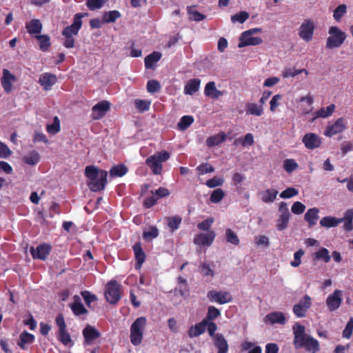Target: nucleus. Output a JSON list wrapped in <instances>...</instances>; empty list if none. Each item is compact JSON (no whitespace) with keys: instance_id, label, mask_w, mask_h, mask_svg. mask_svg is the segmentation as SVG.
<instances>
[{"instance_id":"e2e57ef3","label":"nucleus","mask_w":353,"mask_h":353,"mask_svg":"<svg viewBox=\"0 0 353 353\" xmlns=\"http://www.w3.org/2000/svg\"><path fill=\"white\" fill-rule=\"evenodd\" d=\"M103 3V0H87L86 6L90 10H94L101 8Z\"/></svg>"},{"instance_id":"ddd939ff","label":"nucleus","mask_w":353,"mask_h":353,"mask_svg":"<svg viewBox=\"0 0 353 353\" xmlns=\"http://www.w3.org/2000/svg\"><path fill=\"white\" fill-rule=\"evenodd\" d=\"M85 343L91 345L94 341L101 336V333L93 326L88 325L82 332Z\"/></svg>"},{"instance_id":"a19ab883","label":"nucleus","mask_w":353,"mask_h":353,"mask_svg":"<svg viewBox=\"0 0 353 353\" xmlns=\"http://www.w3.org/2000/svg\"><path fill=\"white\" fill-rule=\"evenodd\" d=\"M168 225L172 232L175 231L179 228L182 219L181 216L176 215L166 218Z\"/></svg>"},{"instance_id":"473e14b6","label":"nucleus","mask_w":353,"mask_h":353,"mask_svg":"<svg viewBox=\"0 0 353 353\" xmlns=\"http://www.w3.org/2000/svg\"><path fill=\"white\" fill-rule=\"evenodd\" d=\"M335 105L331 104L327 106L326 108H321L318 111L315 112V117L313 118L312 121H314L316 118H327L332 115L335 110Z\"/></svg>"},{"instance_id":"13d9d810","label":"nucleus","mask_w":353,"mask_h":353,"mask_svg":"<svg viewBox=\"0 0 353 353\" xmlns=\"http://www.w3.org/2000/svg\"><path fill=\"white\" fill-rule=\"evenodd\" d=\"M161 85L157 80H149L147 83V90L150 93H155L160 90Z\"/></svg>"},{"instance_id":"4468645a","label":"nucleus","mask_w":353,"mask_h":353,"mask_svg":"<svg viewBox=\"0 0 353 353\" xmlns=\"http://www.w3.org/2000/svg\"><path fill=\"white\" fill-rule=\"evenodd\" d=\"M50 251V247L46 244H41L34 248L30 247V252L34 259L45 260L48 256Z\"/></svg>"},{"instance_id":"09e8293b","label":"nucleus","mask_w":353,"mask_h":353,"mask_svg":"<svg viewBox=\"0 0 353 353\" xmlns=\"http://www.w3.org/2000/svg\"><path fill=\"white\" fill-rule=\"evenodd\" d=\"M46 130L48 133L55 134L60 131V121L58 117H55L52 124L47 125Z\"/></svg>"},{"instance_id":"4be33fe9","label":"nucleus","mask_w":353,"mask_h":353,"mask_svg":"<svg viewBox=\"0 0 353 353\" xmlns=\"http://www.w3.org/2000/svg\"><path fill=\"white\" fill-rule=\"evenodd\" d=\"M146 165L150 167L154 174H159L162 170L161 160L156 155H152L145 160Z\"/></svg>"},{"instance_id":"680f3d73","label":"nucleus","mask_w":353,"mask_h":353,"mask_svg":"<svg viewBox=\"0 0 353 353\" xmlns=\"http://www.w3.org/2000/svg\"><path fill=\"white\" fill-rule=\"evenodd\" d=\"M299 192L294 188H288L280 194V197L282 199H289L296 196Z\"/></svg>"},{"instance_id":"864d4df0","label":"nucleus","mask_w":353,"mask_h":353,"mask_svg":"<svg viewBox=\"0 0 353 353\" xmlns=\"http://www.w3.org/2000/svg\"><path fill=\"white\" fill-rule=\"evenodd\" d=\"M159 236V230L154 227H150V230L143 232V237L146 241H151L153 239L157 238Z\"/></svg>"},{"instance_id":"9b49d317","label":"nucleus","mask_w":353,"mask_h":353,"mask_svg":"<svg viewBox=\"0 0 353 353\" xmlns=\"http://www.w3.org/2000/svg\"><path fill=\"white\" fill-rule=\"evenodd\" d=\"M110 109V103L101 101L94 105L92 108V118L97 120L101 119Z\"/></svg>"},{"instance_id":"58836bf2","label":"nucleus","mask_w":353,"mask_h":353,"mask_svg":"<svg viewBox=\"0 0 353 353\" xmlns=\"http://www.w3.org/2000/svg\"><path fill=\"white\" fill-rule=\"evenodd\" d=\"M39 159H40V155L35 150H32V151L30 152L28 154L25 155L23 157V161L26 163L30 165H34L35 164H37L39 161Z\"/></svg>"},{"instance_id":"cd10ccee","label":"nucleus","mask_w":353,"mask_h":353,"mask_svg":"<svg viewBox=\"0 0 353 353\" xmlns=\"http://www.w3.org/2000/svg\"><path fill=\"white\" fill-rule=\"evenodd\" d=\"M42 23L39 19H32L26 25L27 31L30 34H39L42 30Z\"/></svg>"},{"instance_id":"72a5a7b5","label":"nucleus","mask_w":353,"mask_h":353,"mask_svg":"<svg viewBox=\"0 0 353 353\" xmlns=\"http://www.w3.org/2000/svg\"><path fill=\"white\" fill-rule=\"evenodd\" d=\"M341 223V219L333 216H325L320 221V225L324 228L336 227Z\"/></svg>"},{"instance_id":"a211bd4d","label":"nucleus","mask_w":353,"mask_h":353,"mask_svg":"<svg viewBox=\"0 0 353 353\" xmlns=\"http://www.w3.org/2000/svg\"><path fill=\"white\" fill-rule=\"evenodd\" d=\"M15 81V76L10 73L8 69L3 70V76L1 77V82L6 93H10L12 91V82Z\"/></svg>"},{"instance_id":"ea45409f","label":"nucleus","mask_w":353,"mask_h":353,"mask_svg":"<svg viewBox=\"0 0 353 353\" xmlns=\"http://www.w3.org/2000/svg\"><path fill=\"white\" fill-rule=\"evenodd\" d=\"M121 17V13L117 10H111L106 12L103 15V23H114L117 19Z\"/></svg>"},{"instance_id":"4d7b16f0","label":"nucleus","mask_w":353,"mask_h":353,"mask_svg":"<svg viewBox=\"0 0 353 353\" xmlns=\"http://www.w3.org/2000/svg\"><path fill=\"white\" fill-rule=\"evenodd\" d=\"M135 107L139 112L148 110L150 105V101L141 99H136L134 101Z\"/></svg>"},{"instance_id":"a878e982","label":"nucleus","mask_w":353,"mask_h":353,"mask_svg":"<svg viewBox=\"0 0 353 353\" xmlns=\"http://www.w3.org/2000/svg\"><path fill=\"white\" fill-rule=\"evenodd\" d=\"M319 210L317 208H312L309 209L307 212L305 214L304 219L308 222L309 227L312 228L316 223V221L319 219Z\"/></svg>"},{"instance_id":"37998d69","label":"nucleus","mask_w":353,"mask_h":353,"mask_svg":"<svg viewBox=\"0 0 353 353\" xmlns=\"http://www.w3.org/2000/svg\"><path fill=\"white\" fill-rule=\"evenodd\" d=\"M314 257L317 260H323L325 263H328L331 258L328 250L325 248H322L318 252H315Z\"/></svg>"},{"instance_id":"2eb2a0df","label":"nucleus","mask_w":353,"mask_h":353,"mask_svg":"<svg viewBox=\"0 0 353 353\" xmlns=\"http://www.w3.org/2000/svg\"><path fill=\"white\" fill-rule=\"evenodd\" d=\"M345 123L343 118L338 119L332 125L327 127L325 135L329 137L343 132L345 129Z\"/></svg>"},{"instance_id":"e433bc0d","label":"nucleus","mask_w":353,"mask_h":353,"mask_svg":"<svg viewBox=\"0 0 353 353\" xmlns=\"http://www.w3.org/2000/svg\"><path fill=\"white\" fill-rule=\"evenodd\" d=\"M35 37L39 41L40 50L43 52L48 51L51 45L50 37L47 34H41Z\"/></svg>"},{"instance_id":"423d86ee","label":"nucleus","mask_w":353,"mask_h":353,"mask_svg":"<svg viewBox=\"0 0 353 353\" xmlns=\"http://www.w3.org/2000/svg\"><path fill=\"white\" fill-rule=\"evenodd\" d=\"M88 13H77L74 15L73 23L71 26L65 27L63 31L62 34L64 37H72L74 35H77L78 34L79 30H80L82 21L81 19L84 16H87Z\"/></svg>"},{"instance_id":"6ab92c4d","label":"nucleus","mask_w":353,"mask_h":353,"mask_svg":"<svg viewBox=\"0 0 353 353\" xmlns=\"http://www.w3.org/2000/svg\"><path fill=\"white\" fill-rule=\"evenodd\" d=\"M57 81L56 75L51 73H43L41 75L39 83L43 87L45 90H49Z\"/></svg>"},{"instance_id":"603ef678","label":"nucleus","mask_w":353,"mask_h":353,"mask_svg":"<svg viewBox=\"0 0 353 353\" xmlns=\"http://www.w3.org/2000/svg\"><path fill=\"white\" fill-rule=\"evenodd\" d=\"M196 170L199 175H202L204 174L213 172L214 171V168L208 163H202L196 168Z\"/></svg>"},{"instance_id":"f704fd0d","label":"nucleus","mask_w":353,"mask_h":353,"mask_svg":"<svg viewBox=\"0 0 353 353\" xmlns=\"http://www.w3.org/2000/svg\"><path fill=\"white\" fill-rule=\"evenodd\" d=\"M128 168L123 164L113 166L110 170V175L112 177H121L128 172Z\"/></svg>"},{"instance_id":"f8f14e48","label":"nucleus","mask_w":353,"mask_h":353,"mask_svg":"<svg viewBox=\"0 0 353 353\" xmlns=\"http://www.w3.org/2000/svg\"><path fill=\"white\" fill-rule=\"evenodd\" d=\"M302 141L305 148L309 150L316 149L320 147L321 144L320 137L312 132L305 134L302 139Z\"/></svg>"},{"instance_id":"8fccbe9b","label":"nucleus","mask_w":353,"mask_h":353,"mask_svg":"<svg viewBox=\"0 0 353 353\" xmlns=\"http://www.w3.org/2000/svg\"><path fill=\"white\" fill-rule=\"evenodd\" d=\"M225 240L228 243L234 245H237L239 243V239L237 235L231 229H227L225 230Z\"/></svg>"},{"instance_id":"b1692460","label":"nucleus","mask_w":353,"mask_h":353,"mask_svg":"<svg viewBox=\"0 0 353 353\" xmlns=\"http://www.w3.org/2000/svg\"><path fill=\"white\" fill-rule=\"evenodd\" d=\"M204 93L205 96L213 99H216L223 94V92L216 89L214 81H210L205 85Z\"/></svg>"},{"instance_id":"5fc2aeb1","label":"nucleus","mask_w":353,"mask_h":353,"mask_svg":"<svg viewBox=\"0 0 353 353\" xmlns=\"http://www.w3.org/2000/svg\"><path fill=\"white\" fill-rule=\"evenodd\" d=\"M249 17V14L245 11H241L239 13H237L231 17V21L233 23L239 22L243 23L245 22Z\"/></svg>"},{"instance_id":"052dcab7","label":"nucleus","mask_w":353,"mask_h":353,"mask_svg":"<svg viewBox=\"0 0 353 353\" xmlns=\"http://www.w3.org/2000/svg\"><path fill=\"white\" fill-rule=\"evenodd\" d=\"M239 143L242 144V145H252L254 143L253 136L250 133H248L243 138V140L236 139L234 141V144L238 145Z\"/></svg>"},{"instance_id":"bb28decb","label":"nucleus","mask_w":353,"mask_h":353,"mask_svg":"<svg viewBox=\"0 0 353 353\" xmlns=\"http://www.w3.org/2000/svg\"><path fill=\"white\" fill-rule=\"evenodd\" d=\"M133 250L135 254L137 266L138 268H140L145 259V254L144 253L142 249L141 244L140 242H138L134 244V245L133 246Z\"/></svg>"},{"instance_id":"20e7f679","label":"nucleus","mask_w":353,"mask_h":353,"mask_svg":"<svg viewBox=\"0 0 353 353\" xmlns=\"http://www.w3.org/2000/svg\"><path fill=\"white\" fill-rule=\"evenodd\" d=\"M329 37L326 40V48L334 49L339 48L345 41L347 36L337 26H331L328 30Z\"/></svg>"},{"instance_id":"338daca9","label":"nucleus","mask_w":353,"mask_h":353,"mask_svg":"<svg viewBox=\"0 0 353 353\" xmlns=\"http://www.w3.org/2000/svg\"><path fill=\"white\" fill-rule=\"evenodd\" d=\"M306 207L300 201H296L292 206V212L295 214H301L303 213Z\"/></svg>"},{"instance_id":"c9c22d12","label":"nucleus","mask_w":353,"mask_h":353,"mask_svg":"<svg viewBox=\"0 0 353 353\" xmlns=\"http://www.w3.org/2000/svg\"><path fill=\"white\" fill-rule=\"evenodd\" d=\"M34 340V336L32 334L28 333L26 331H23L19 336V341L17 343L18 345L22 349H25V344H31Z\"/></svg>"},{"instance_id":"9d476101","label":"nucleus","mask_w":353,"mask_h":353,"mask_svg":"<svg viewBox=\"0 0 353 353\" xmlns=\"http://www.w3.org/2000/svg\"><path fill=\"white\" fill-rule=\"evenodd\" d=\"M342 292L336 290L332 294H330L326 300V304L330 312L336 310L342 302Z\"/></svg>"},{"instance_id":"393cba45","label":"nucleus","mask_w":353,"mask_h":353,"mask_svg":"<svg viewBox=\"0 0 353 353\" xmlns=\"http://www.w3.org/2000/svg\"><path fill=\"white\" fill-rule=\"evenodd\" d=\"M214 345L218 349L217 353H228V344L222 334H216L215 336Z\"/></svg>"},{"instance_id":"6e6d98bb","label":"nucleus","mask_w":353,"mask_h":353,"mask_svg":"<svg viewBox=\"0 0 353 353\" xmlns=\"http://www.w3.org/2000/svg\"><path fill=\"white\" fill-rule=\"evenodd\" d=\"M223 183H224L223 178L214 176L213 178L208 179L206 181L205 185L210 188H214L222 185L223 184Z\"/></svg>"},{"instance_id":"0eeeda50","label":"nucleus","mask_w":353,"mask_h":353,"mask_svg":"<svg viewBox=\"0 0 353 353\" xmlns=\"http://www.w3.org/2000/svg\"><path fill=\"white\" fill-rule=\"evenodd\" d=\"M311 298L308 295H305L300 302L293 306V312L299 318H303L306 316L307 310L311 307Z\"/></svg>"},{"instance_id":"79ce46f5","label":"nucleus","mask_w":353,"mask_h":353,"mask_svg":"<svg viewBox=\"0 0 353 353\" xmlns=\"http://www.w3.org/2000/svg\"><path fill=\"white\" fill-rule=\"evenodd\" d=\"M194 122V118L192 116L186 115L181 117L177 126L180 130H186Z\"/></svg>"},{"instance_id":"0e129e2a","label":"nucleus","mask_w":353,"mask_h":353,"mask_svg":"<svg viewBox=\"0 0 353 353\" xmlns=\"http://www.w3.org/2000/svg\"><path fill=\"white\" fill-rule=\"evenodd\" d=\"M302 72H305V74H308V72L305 70V69H301V70H296V69H294V68H289V69H287L284 72H283V77H295Z\"/></svg>"},{"instance_id":"2f4dec72","label":"nucleus","mask_w":353,"mask_h":353,"mask_svg":"<svg viewBox=\"0 0 353 353\" xmlns=\"http://www.w3.org/2000/svg\"><path fill=\"white\" fill-rule=\"evenodd\" d=\"M225 139L226 134L224 132H221L208 137L206 140V144L208 147H213L224 142Z\"/></svg>"},{"instance_id":"69168bd1","label":"nucleus","mask_w":353,"mask_h":353,"mask_svg":"<svg viewBox=\"0 0 353 353\" xmlns=\"http://www.w3.org/2000/svg\"><path fill=\"white\" fill-rule=\"evenodd\" d=\"M353 331V318L351 317L343 331V337L350 339Z\"/></svg>"},{"instance_id":"4c0bfd02","label":"nucleus","mask_w":353,"mask_h":353,"mask_svg":"<svg viewBox=\"0 0 353 353\" xmlns=\"http://www.w3.org/2000/svg\"><path fill=\"white\" fill-rule=\"evenodd\" d=\"M278 191L274 189H267L261 192V201L264 203H272L276 197Z\"/></svg>"},{"instance_id":"6e6552de","label":"nucleus","mask_w":353,"mask_h":353,"mask_svg":"<svg viewBox=\"0 0 353 353\" xmlns=\"http://www.w3.org/2000/svg\"><path fill=\"white\" fill-rule=\"evenodd\" d=\"M314 30V24L312 20H305L300 26L299 36L304 41L308 42L312 39Z\"/></svg>"},{"instance_id":"c85d7f7f","label":"nucleus","mask_w":353,"mask_h":353,"mask_svg":"<svg viewBox=\"0 0 353 353\" xmlns=\"http://www.w3.org/2000/svg\"><path fill=\"white\" fill-rule=\"evenodd\" d=\"M201 80L199 79H192L188 81L184 88V92L186 94L192 95L199 89Z\"/></svg>"},{"instance_id":"aec40b11","label":"nucleus","mask_w":353,"mask_h":353,"mask_svg":"<svg viewBox=\"0 0 353 353\" xmlns=\"http://www.w3.org/2000/svg\"><path fill=\"white\" fill-rule=\"evenodd\" d=\"M207 325V320L203 319L200 323L191 326L188 330L189 337H196L203 334L205 331Z\"/></svg>"},{"instance_id":"c756f323","label":"nucleus","mask_w":353,"mask_h":353,"mask_svg":"<svg viewBox=\"0 0 353 353\" xmlns=\"http://www.w3.org/2000/svg\"><path fill=\"white\" fill-rule=\"evenodd\" d=\"M161 53L159 52H153L145 58V66L148 69L154 68V64L161 58Z\"/></svg>"},{"instance_id":"5701e85b","label":"nucleus","mask_w":353,"mask_h":353,"mask_svg":"<svg viewBox=\"0 0 353 353\" xmlns=\"http://www.w3.org/2000/svg\"><path fill=\"white\" fill-rule=\"evenodd\" d=\"M74 303L70 305V309L73 314L76 316L86 314L88 313V310L81 302L80 297L76 295L74 296Z\"/></svg>"},{"instance_id":"dca6fc26","label":"nucleus","mask_w":353,"mask_h":353,"mask_svg":"<svg viewBox=\"0 0 353 353\" xmlns=\"http://www.w3.org/2000/svg\"><path fill=\"white\" fill-rule=\"evenodd\" d=\"M215 238L214 231H210L208 233H200L197 234L194 239L195 244L199 245H210Z\"/></svg>"},{"instance_id":"7c9ffc66","label":"nucleus","mask_w":353,"mask_h":353,"mask_svg":"<svg viewBox=\"0 0 353 353\" xmlns=\"http://www.w3.org/2000/svg\"><path fill=\"white\" fill-rule=\"evenodd\" d=\"M246 113L254 116H261L263 112V105L254 103H248L245 105Z\"/></svg>"},{"instance_id":"774afa93","label":"nucleus","mask_w":353,"mask_h":353,"mask_svg":"<svg viewBox=\"0 0 353 353\" xmlns=\"http://www.w3.org/2000/svg\"><path fill=\"white\" fill-rule=\"evenodd\" d=\"M81 295L86 303V305L90 307L92 302L97 300V297L94 294L90 293L88 291H83L81 292Z\"/></svg>"},{"instance_id":"f03ea898","label":"nucleus","mask_w":353,"mask_h":353,"mask_svg":"<svg viewBox=\"0 0 353 353\" xmlns=\"http://www.w3.org/2000/svg\"><path fill=\"white\" fill-rule=\"evenodd\" d=\"M85 175L88 181L87 185L92 192L104 190L107 184L108 172L99 169L94 165H88L85 168Z\"/></svg>"},{"instance_id":"412c9836","label":"nucleus","mask_w":353,"mask_h":353,"mask_svg":"<svg viewBox=\"0 0 353 353\" xmlns=\"http://www.w3.org/2000/svg\"><path fill=\"white\" fill-rule=\"evenodd\" d=\"M104 295L106 301L110 304L117 303L121 296L120 288H107Z\"/></svg>"},{"instance_id":"1a4fd4ad","label":"nucleus","mask_w":353,"mask_h":353,"mask_svg":"<svg viewBox=\"0 0 353 353\" xmlns=\"http://www.w3.org/2000/svg\"><path fill=\"white\" fill-rule=\"evenodd\" d=\"M208 297L211 301L216 302L219 304H225L232 300V296L228 292L211 290L208 293Z\"/></svg>"},{"instance_id":"bf43d9fd","label":"nucleus","mask_w":353,"mask_h":353,"mask_svg":"<svg viewBox=\"0 0 353 353\" xmlns=\"http://www.w3.org/2000/svg\"><path fill=\"white\" fill-rule=\"evenodd\" d=\"M58 339L63 345H67L71 342V338L66 330H59Z\"/></svg>"},{"instance_id":"f3484780","label":"nucleus","mask_w":353,"mask_h":353,"mask_svg":"<svg viewBox=\"0 0 353 353\" xmlns=\"http://www.w3.org/2000/svg\"><path fill=\"white\" fill-rule=\"evenodd\" d=\"M265 323H270L271 325L279 323L284 325L286 322V318L285 314L281 312H272L268 314L263 319Z\"/></svg>"},{"instance_id":"39448f33","label":"nucleus","mask_w":353,"mask_h":353,"mask_svg":"<svg viewBox=\"0 0 353 353\" xmlns=\"http://www.w3.org/2000/svg\"><path fill=\"white\" fill-rule=\"evenodd\" d=\"M279 216L276 220V229L279 231H283L288 228L289 220L290 218V212L289 211L288 204L282 201L279 207Z\"/></svg>"},{"instance_id":"f257e3e1","label":"nucleus","mask_w":353,"mask_h":353,"mask_svg":"<svg viewBox=\"0 0 353 353\" xmlns=\"http://www.w3.org/2000/svg\"><path fill=\"white\" fill-rule=\"evenodd\" d=\"M293 345L295 349L304 348L310 353H317L320 350L319 342L305 333V327L298 323L293 325Z\"/></svg>"},{"instance_id":"a18cd8bd","label":"nucleus","mask_w":353,"mask_h":353,"mask_svg":"<svg viewBox=\"0 0 353 353\" xmlns=\"http://www.w3.org/2000/svg\"><path fill=\"white\" fill-rule=\"evenodd\" d=\"M224 196V191L221 188H217L212 192L210 200L212 203H218L223 199Z\"/></svg>"},{"instance_id":"49530a36","label":"nucleus","mask_w":353,"mask_h":353,"mask_svg":"<svg viewBox=\"0 0 353 353\" xmlns=\"http://www.w3.org/2000/svg\"><path fill=\"white\" fill-rule=\"evenodd\" d=\"M347 12V6L345 4H341L334 10L333 17L336 21H340L341 18Z\"/></svg>"},{"instance_id":"de8ad7c7","label":"nucleus","mask_w":353,"mask_h":353,"mask_svg":"<svg viewBox=\"0 0 353 353\" xmlns=\"http://www.w3.org/2000/svg\"><path fill=\"white\" fill-rule=\"evenodd\" d=\"M298 168V163L293 159H288L283 162V168L288 173H292Z\"/></svg>"},{"instance_id":"3c124183","label":"nucleus","mask_w":353,"mask_h":353,"mask_svg":"<svg viewBox=\"0 0 353 353\" xmlns=\"http://www.w3.org/2000/svg\"><path fill=\"white\" fill-rule=\"evenodd\" d=\"M263 42V40L259 37H252L250 36L248 42H239L238 44L239 48H243L247 46H256L259 45Z\"/></svg>"},{"instance_id":"7ed1b4c3","label":"nucleus","mask_w":353,"mask_h":353,"mask_svg":"<svg viewBox=\"0 0 353 353\" xmlns=\"http://www.w3.org/2000/svg\"><path fill=\"white\" fill-rule=\"evenodd\" d=\"M147 324V319L144 316L137 318L130 326V342L137 346L141 343L143 330Z\"/></svg>"},{"instance_id":"c03bdc74","label":"nucleus","mask_w":353,"mask_h":353,"mask_svg":"<svg viewBox=\"0 0 353 353\" xmlns=\"http://www.w3.org/2000/svg\"><path fill=\"white\" fill-rule=\"evenodd\" d=\"M221 315L220 310L215 307L214 306L210 305L208 307V313L204 319H206L207 321H212L215 319L218 318Z\"/></svg>"}]
</instances>
